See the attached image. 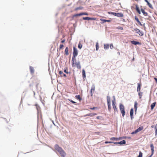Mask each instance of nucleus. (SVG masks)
<instances>
[{
    "label": "nucleus",
    "mask_w": 157,
    "mask_h": 157,
    "mask_svg": "<svg viewBox=\"0 0 157 157\" xmlns=\"http://www.w3.org/2000/svg\"><path fill=\"white\" fill-rule=\"evenodd\" d=\"M55 148L56 150L63 157L65 156L66 155V153L63 150L61 147H59V145L56 144L55 146Z\"/></svg>",
    "instance_id": "f257e3e1"
},
{
    "label": "nucleus",
    "mask_w": 157,
    "mask_h": 157,
    "mask_svg": "<svg viewBox=\"0 0 157 157\" xmlns=\"http://www.w3.org/2000/svg\"><path fill=\"white\" fill-rule=\"evenodd\" d=\"M119 108L121 113H122V116L124 117L125 114L124 107L123 105L120 104Z\"/></svg>",
    "instance_id": "f03ea898"
},
{
    "label": "nucleus",
    "mask_w": 157,
    "mask_h": 157,
    "mask_svg": "<svg viewBox=\"0 0 157 157\" xmlns=\"http://www.w3.org/2000/svg\"><path fill=\"white\" fill-rule=\"evenodd\" d=\"M119 108L121 113H122V116L124 117L125 114L124 107L123 105L120 104Z\"/></svg>",
    "instance_id": "7ed1b4c3"
},
{
    "label": "nucleus",
    "mask_w": 157,
    "mask_h": 157,
    "mask_svg": "<svg viewBox=\"0 0 157 157\" xmlns=\"http://www.w3.org/2000/svg\"><path fill=\"white\" fill-rule=\"evenodd\" d=\"M78 54V52L77 48L75 47H73V56L72 58H76Z\"/></svg>",
    "instance_id": "20e7f679"
},
{
    "label": "nucleus",
    "mask_w": 157,
    "mask_h": 157,
    "mask_svg": "<svg viewBox=\"0 0 157 157\" xmlns=\"http://www.w3.org/2000/svg\"><path fill=\"white\" fill-rule=\"evenodd\" d=\"M144 128L143 126H141L139 127L138 128L135 130L134 131L131 133V134H134L137 133V132L142 131Z\"/></svg>",
    "instance_id": "39448f33"
},
{
    "label": "nucleus",
    "mask_w": 157,
    "mask_h": 157,
    "mask_svg": "<svg viewBox=\"0 0 157 157\" xmlns=\"http://www.w3.org/2000/svg\"><path fill=\"white\" fill-rule=\"evenodd\" d=\"M134 30L136 31V33H138L139 35L140 36H143L144 35V33L142 31H140L139 29L137 28H134Z\"/></svg>",
    "instance_id": "423d86ee"
},
{
    "label": "nucleus",
    "mask_w": 157,
    "mask_h": 157,
    "mask_svg": "<svg viewBox=\"0 0 157 157\" xmlns=\"http://www.w3.org/2000/svg\"><path fill=\"white\" fill-rule=\"evenodd\" d=\"M72 67H76V65L77 64V61L76 59V58H72Z\"/></svg>",
    "instance_id": "0eeeda50"
},
{
    "label": "nucleus",
    "mask_w": 157,
    "mask_h": 157,
    "mask_svg": "<svg viewBox=\"0 0 157 157\" xmlns=\"http://www.w3.org/2000/svg\"><path fill=\"white\" fill-rule=\"evenodd\" d=\"M112 105L115 112H117V109L116 105V102L115 100L112 101Z\"/></svg>",
    "instance_id": "6e6552de"
},
{
    "label": "nucleus",
    "mask_w": 157,
    "mask_h": 157,
    "mask_svg": "<svg viewBox=\"0 0 157 157\" xmlns=\"http://www.w3.org/2000/svg\"><path fill=\"white\" fill-rule=\"evenodd\" d=\"M126 137H120L119 138H117L115 137H111L110 138V140H121L122 139H126Z\"/></svg>",
    "instance_id": "1a4fd4ad"
},
{
    "label": "nucleus",
    "mask_w": 157,
    "mask_h": 157,
    "mask_svg": "<svg viewBox=\"0 0 157 157\" xmlns=\"http://www.w3.org/2000/svg\"><path fill=\"white\" fill-rule=\"evenodd\" d=\"M95 90V86L93 85L91 87V88L90 90V95L91 96H92Z\"/></svg>",
    "instance_id": "9d476101"
},
{
    "label": "nucleus",
    "mask_w": 157,
    "mask_h": 157,
    "mask_svg": "<svg viewBox=\"0 0 157 157\" xmlns=\"http://www.w3.org/2000/svg\"><path fill=\"white\" fill-rule=\"evenodd\" d=\"M114 16L118 17H123V14L121 13H115Z\"/></svg>",
    "instance_id": "9b49d317"
},
{
    "label": "nucleus",
    "mask_w": 157,
    "mask_h": 157,
    "mask_svg": "<svg viewBox=\"0 0 157 157\" xmlns=\"http://www.w3.org/2000/svg\"><path fill=\"white\" fill-rule=\"evenodd\" d=\"M130 116L131 120H132L133 118V110L132 108L130 110Z\"/></svg>",
    "instance_id": "f8f14e48"
},
{
    "label": "nucleus",
    "mask_w": 157,
    "mask_h": 157,
    "mask_svg": "<svg viewBox=\"0 0 157 157\" xmlns=\"http://www.w3.org/2000/svg\"><path fill=\"white\" fill-rule=\"evenodd\" d=\"M114 144H125L126 143V141L124 140H123L120 142H114L113 143Z\"/></svg>",
    "instance_id": "ddd939ff"
},
{
    "label": "nucleus",
    "mask_w": 157,
    "mask_h": 157,
    "mask_svg": "<svg viewBox=\"0 0 157 157\" xmlns=\"http://www.w3.org/2000/svg\"><path fill=\"white\" fill-rule=\"evenodd\" d=\"M136 6V10L137 13H138L139 14H141V12L140 11L139 9V7H138V5L137 4H136L135 5Z\"/></svg>",
    "instance_id": "4468645a"
},
{
    "label": "nucleus",
    "mask_w": 157,
    "mask_h": 157,
    "mask_svg": "<svg viewBox=\"0 0 157 157\" xmlns=\"http://www.w3.org/2000/svg\"><path fill=\"white\" fill-rule=\"evenodd\" d=\"M135 20L140 25V26H142V24L141 23V22L139 21V19L137 17H136V16H135Z\"/></svg>",
    "instance_id": "2eb2a0df"
},
{
    "label": "nucleus",
    "mask_w": 157,
    "mask_h": 157,
    "mask_svg": "<svg viewBox=\"0 0 157 157\" xmlns=\"http://www.w3.org/2000/svg\"><path fill=\"white\" fill-rule=\"evenodd\" d=\"M141 84L140 83H137V91L140 92V88Z\"/></svg>",
    "instance_id": "dca6fc26"
},
{
    "label": "nucleus",
    "mask_w": 157,
    "mask_h": 157,
    "mask_svg": "<svg viewBox=\"0 0 157 157\" xmlns=\"http://www.w3.org/2000/svg\"><path fill=\"white\" fill-rule=\"evenodd\" d=\"M150 147L151 151V154H152V155H153L154 152V147L152 144L150 145Z\"/></svg>",
    "instance_id": "f3484780"
},
{
    "label": "nucleus",
    "mask_w": 157,
    "mask_h": 157,
    "mask_svg": "<svg viewBox=\"0 0 157 157\" xmlns=\"http://www.w3.org/2000/svg\"><path fill=\"white\" fill-rule=\"evenodd\" d=\"M59 74L60 75L61 77H66V76L65 74L63 73L61 71H59Z\"/></svg>",
    "instance_id": "a211bd4d"
},
{
    "label": "nucleus",
    "mask_w": 157,
    "mask_h": 157,
    "mask_svg": "<svg viewBox=\"0 0 157 157\" xmlns=\"http://www.w3.org/2000/svg\"><path fill=\"white\" fill-rule=\"evenodd\" d=\"M75 65L76 66L78 69H80L81 68V66L80 62H78L77 63V64Z\"/></svg>",
    "instance_id": "6ab92c4d"
},
{
    "label": "nucleus",
    "mask_w": 157,
    "mask_h": 157,
    "mask_svg": "<svg viewBox=\"0 0 157 157\" xmlns=\"http://www.w3.org/2000/svg\"><path fill=\"white\" fill-rule=\"evenodd\" d=\"M141 11L144 16H147L148 15V13L147 12H145L143 9H141Z\"/></svg>",
    "instance_id": "aec40b11"
},
{
    "label": "nucleus",
    "mask_w": 157,
    "mask_h": 157,
    "mask_svg": "<svg viewBox=\"0 0 157 157\" xmlns=\"http://www.w3.org/2000/svg\"><path fill=\"white\" fill-rule=\"evenodd\" d=\"M96 115L97 114L96 113H90L87 114H86V115H85L84 117H86V116H94Z\"/></svg>",
    "instance_id": "412c9836"
},
{
    "label": "nucleus",
    "mask_w": 157,
    "mask_h": 157,
    "mask_svg": "<svg viewBox=\"0 0 157 157\" xmlns=\"http://www.w3.org/2000/svg\"><path fill=\"white\" fill-rule=\"evenodd\" d=\"M156 104V102H154L152 103L151 105V109L152 110L154 108V107L155 106Z\"/></svg>",
    "instance_id": "4be33fe9"
},
{
    "label": "nucleus",
    "mask_w": 157,
    "mask_h": 157,
    "mask_svg": "<svg viewBox=\"0 0 157 157\" xmlns=\"http://www.w3.org/2000/svg\"><path fill=\"white\" fill-rule=\"evenodd\" d=\"M69 49L67 47L65 50V54L66 55H68L69 54L68 53Z\"/></svg>",
    "instance_id": "5701e85b"
},
{
    "label": "nucleus",
    "mask_w": 157,
    "mask_h": 157,
    "mask_svg": "<svg viewBox=\"0 0 157 157\" xmlns=\"http://www.w3.org/2000/svg\"><path fill=\"white\" fill-rule=\"evenodd\" d=\"M82 74L83 78L84 79L86 78V76L85 74V71L84 69H83L82 70Z\"/></svg>",
    "instance_id": "b1692460"
},
{
    "label": "nucleus",
    "mask_w": 157,
    "mask_h": 157,
    "mask_svg": "<svg viewBox=\"0 0 157 157\" xmlns=\"http://www.w3.org/2000/svg\"><path fill=\"white\" fill-rule=\"evenodd\" d=\"M131 43L132 44L136 45L137 44H140V43L138 42H137L134 40L131 41Z\"/></svg>",
    "instance_id": "393cba45"
},
{
    "label": "nucleus",
    "mask_w": 157,
    "mask_h": 157,
    "mask_svg": "<svg viewBox=\"0 0 157 157\" xmlns=\"http://www.w3.org/2000/svg\"><path fill=\"white\" fill-rule=\"evenodd\" d=\"M100 20L101 21H103V23L105 22H110L111 21L110 20H105V19H100Z\"/></svg>",
    "instance_id": "a878e982"
},
{
    "label": "nucleus",
    "mask_w": 157,
    "mask_h": 157,
    "mask_svg": "<svg viewBox=\"0 0 157 157\" xmlns=\"http://www.w3.org/2000/svg\"><path fill=\"white\" fill-rule=\"evenodd\" d=\"M107 102L108 103H111V99L110 97L109 96H107Z\"/></svg>",
    "instance_id": "bb28decb"
},
{
    "label": "nucleus",
    "mask_w": 157,
    "mask_h": 157,
    "mask_svg": "<svg viewBox=\"0 0 157 157\" xmlns=\"http://www.w3.org/2000/svg\"><path fill=\"white\" fill-rule=\"evenodd\" d=\"M109 44H106L104 45V48L105 49H106L109 48Z\"/></svg>",
    "instance_id": "cd10ccee"
},
{
    "label": "nucleus",
    "mask_w": 157,
    "mask_h": 157,
    "mask_svg": "<svg viewBox=\"0 0 157 157\" xmlns=\"http://www.w3.org/2000/svg\"><path fill=\"white\" fill-rule=\"evenodd\" d=\"M137 105H138V103H137V102L136 101H135V103H134V108L135 109L136 112V111Z\"/></svg>",
    "instance_id": "c85d7f7f"
},
{
    "label": "nucleus",
    "mask_w": 157,
    "mask_h": 157,
    "mask_svg": "<svg viewBox=\"0 0 157 157\" xmlns=\"http://www.w3.org/2000/svg\"><path fill=\"white\" fill-rule=\"evenodd\" d=\"M30 70L31 73L33 74L34 73V71L33 67L30 66Z\"/></svg>",
    "instance_id": "c756f323"
},
{
    "label": "nucleus",
    "mask_w": 157,
    "mask_h": 157,
    "mask_svg": "<svg viewBox=\"0 0 157 157\" xmlns=\"http://www.w3.org/2000/svg\"><path fill=\"white\" fill-rule=\"evenodd\" d=\"M75 97L77 99L79 100V101H81L82 100V98L80 97L79 95H76Z\"/></svg>",
    "instance_id": "7c9ffc66"
},
{
    "label": "nucleus",
    "mask_w": 157,
    "mask_h": 157,
    "mask_svg": "<svg viewBox=\"0 0 157 157\" xmlns=\"http://www.w3.org/2000/svg\"><path fill=\"white\" fill-rule=\"evenodd\" d=\"M107 104L109 111L110 112L111 110V103H108Z\"/></svg>",
    "instance_id": "2f4dec72"
},
{
    "label": "nucleus",
    "mask_w": 157,
    "mask_h": 157,
    "mask_svg": "<svg viewBox=\"0 0 157 157\" xmlns=\"http://www.w3.org/2000/svg\"><path fill=\"white\" fill-rule=\"evenodd\" d=\"M155 136L157 135V124L155 126Z\"/></svg>",
    "instance_id": "473e14b6"
},
{
    "label": "nucleus",
    "mask_w": 157,
    "mask_h": 157,
    "mask_svg": "<svg viewBox=\"0 0 157 157\" xmlns=\"http://www.w3.org/2000/svg\"><path fill=\"white\" fill-rule=\"evenodd\" d=\"M82 8H83L82 7H78L75 9V10L77 11V10H82Z\"/></svg>",
    "instance_id": "72a5a7b5"
},
{
    "label": "nucleus",
    "mask_w": 157,
    "mask_h": 157,
    "mask_svg": "<svg viewBox=\"0 0 157 157\" xmlns=\"http://www.w3.org/2000/svg\"><path fill=\"white\" fill-rule=\"evenodd\" d=\"M96 50L97 51H98L99 49L98 43V42H97L96 43Z\"/></svg>",
    "instance_id": "f704fd0d"
},
{
    "label": "nucleus",
    "mask_w": 157,
    "mask_h": 157,
    "mask_svg": "<svg viewBox=\"0 0 157 157\" xmlns=\"http://www.w3.org/2000/svg\"><path fill=\"white\" fill-rule=\"evenodd\" d=\"M139 92L138 95L139 96L140 98L141 99V98L143 93L142 92Z\"/></svg>",
    "instance_id": "c9c22d12"
},
{
    "label": "nucleus",
    "mask_w": 157,
    "mask_h": 157,
    "mask_svg": "<svg viewBox=\"0 0 157 157\" xmlns=\"http://www.w3.org/2000/svg\"><path fill=\"white\" fill-rule=\"evenodd\" d=\"M82 16V13H78V14H74L73 15V17H77V16Z\"/></svg>",
    "instance_id": "e433bc0d"
},
{
    "label": "nucleus",
    "mask_w": 157,
    "mask_h": 157,
    "mask_svg": "<svg viewBox=\"0 0 157 157\" xmlns=\"http://www.w3.org/2000/svg\"><path fill=\"white\" fill-rule=\"evenodd\" d=\"M89 20H97V18L95 17H89Z\"/></svg>",
    "instance_id": "4c0bfd02"
},
{
    "label": "nucleus",
    "mask_w": 157,
    "mask_h": 157,
    "mask_svg": "<svg viewBox=\"0 0 157 157\" xmlns=\"http://www.w3.org/2000/svg\"><path fill=\"white\" fill-rule=\"evenodd\" d=\"M143 153L141 151H140L139 153V155L137 157H142Z\"/></svg>",
    "instance_id": "58836bf2"
},
{
    "label": "nucleus",
    "mask_w": 157,
    "mask_h": 157,
    "mask_svg": "<svg viewBox=\"0 0 157 157\" xmlns=\"http://www.w3.org/2000/svg\"><path fill=\"white\" fill-rule=\"evenodd\" d=\"M147 4L150 8L151 9L153 8L152 5L149 2L147 3Z\"/></svg>",
    "instance_id": "ea45409f"
},
{
    "label": "nucleus",
    "mask_w": 157,
    "mask_h": 157,
    "mask_svg": "<svg viewBox=\"0 0 157 157\" xmlns=\"http://www.w3.org/2000/svg\"><path fill=\"white\" fill-rule=\"evenodd\" d=\"M89 17H83V19L85 20H89Z\"/></svg>",
    "instance_id": "a19ab883"
},
{
    "label": "nucleus",
    "mask_w": 157,
    "mask_h": 157,
    "mask_svg": "<svg viewBox=\"0 0 157 157\" xmlns=\"http://www.w3.org/2000/svg\"><path fill=\"white\" fill-rule=\"evenodd\" d=\"M82 47V45L79 43L78 45V48L79 49H81Z\"/></svg>",
    "instance_id": "79ce46f5"
},
{
    "label": "nucleus",
    "mask_w": 157,
    "mask_h": 157,
    "mask_svg": "<svg viewBox=\"0 0 157 157\" xmlns=\"http://www.w3.org/2000/svg\"><path fill=\"white\" fill-rule=\"evenodd\" d=\"M108 13L109 14H113V15H114L115 13L112 12H108Z\"/></svg>",
    "instance_id": "37998d69"
},
{
    "label": "nucleus",
    "mask_w": 157,
    "mask_h": 157,
    "mask_svg": "<svg viewBox=\"0 0 157 157\" xmlns=\"http://www.w3.org/2000/svg\"><path fill=\"white\" fill-rule=\"evenodd\" d=\"M36 108L37 109V110L39 111V110H40V107L38 106L37 105H36Z\"/></svg>",
    "instance_id": "c03bdc74"
},
{
    "label": "nucleus",
    "mask_w": 157,
    "mask_h": 157,
    "mask_svg": "<svg viewBox=\"0 0 157 157\" xmlns=\"http://www.w3.org/2000/svg\"><path fill=\"white\" fill-rule=\"evenodd\" d=\"M82 15H88V14L87 13H81Z\"/></svg>",
    "instance_id": "a18cd8bd"
},
{
    "label": "nucleus",
    "mask_w": 157,
    "mask_h": 157,
    "mask_svg": "<svg viewBox=\"0 0 157 157\" xmlns=\"http://www.w3.org/2000/svg\"><path fill=\"white\" fill-rule=\"evenodd\" d=\"M117 29H120V30H123V28L122 27H119L117 28Z\"/></svg>",
    "instance_id": "49530a36"
},
{
    "label": "nucleus",
    "mask_w": 157,
    "mask_h": 157,
    "mask_svg": "<svg viewBox=\"0 0 157 157\" xmlns=\"http://www.w3.org/2000/svg\"><path fill=\"white\" fill-rule=\"evenodd\" d=\"M63 47L64 46L63 44H60L59 46V49H62Z\"/></svg>",
    "instance_id": "de8ad7c7"
},
{
    "label": "nucleus",
    "mask_w": 157,
    "mask_h": 157,
    "mask_svg": "<svg viewBox=\"0 0 157 157\" xmlns=\"http://www.w3.org/2000/svg\"><path fill=\"white\" fill-rule=\"evenodd\" d=\"M113 46L112 44H111L110 46V48L111 49H112L113 48Z\"/></svg>",
    "instance_id": "09e8293b"
},
{
    "label": "nucleus",
    "mask_w": 157,
    "mask_h": 157,
    "mask_svg": "<svg viewBox=\"0 0 157 157\" xmlns=\"http://www.w3.org/2000/svg\"><path fill=\"white\" fill-rule=\"evenodd\" d=\"M102 118V117L101 116H98L96 117L97 119H101V118Z\"/></svg>",
    "instance_id": "8fccbe9b"
},
{
    "label": "nucleus",
    "mask_w": 157,
    "mask_h": 157,
    "mask_svg": "<svg viewBox=\"0 0 157 157\" xmlns=\"http://www.w3.org/2000/svg\"><path fill=\"white\" fill-rule=\"evenodd\" d=\"M67 68L66 69H65L64 70V71L67 74H68V71H67Z\"/></svg>",
    "instance_id": "3c124183"
},
{
    "label": "nucleus",
    "mask_w": 157,
    "mask_h": 157,
    "mask_svg": "<svg viewBox=\"0 0 157 157\" xmlns=\"http://www.w3.org/2000/svg\"><path fill=\"white\" fill-rule=\"evenodd\" d=\"M90 109L92 110H94V109H97V108L96 107H93V108H90Z\"/></svg>",
    "instance_id": "603ef678"
},
{
    "label": "nucleus",
    "mask_w": 157,
    "mask_h": 157,
    "mask_svg": "<svg viewBox=\"0 0 157 157\" xmlns=\"http://www.w3.org/2000/svg\"><path fill=\"white\" fill-rule=\"evenodd\" d=\"M114 142H108V141H105V144H108V143H113Z\"/></svg>",
    "instance_id": "864d4df0"
},
{
    "label": "nucleus",
    "mask_w": 157,
    "mask_h": 157,
    "mask_svg": "<svg viewBox=\"0 0 157 157\" xmlns=\"http://www.w3.org/2000/svg\"><path fill=\"white\" fill-rule=\"evenodd\" d=\"M70 101L73 104H75L76 103L75 102L73 101V100H70Z\"/></svg>",
    "instance_id": "5fc2aeb1"
},
{
    "label": "nucleus",
    "mask_w": 157,
    "mask_h": 157,
    "mask_svg": "<svg viewBox=\"0 0 157 157\" xmlns=\"http://www.w3.org/2000/svg\"><path fill=\"white\" fill-rule=\"evenodd\" d=\"M65 40L64 39L61 41V43H63L65 42Z\"/></svg>",
    "instance_id": "6e6d98bb"
},
{
    "label": "nucleus",
    "mask_w": 157,
    "mask_h": 157,
    "mask_svg": "<svg viewBox=\"0 0 157 157\" xmlns=\"http://www.w3.org/2000/svg\"><path fill=\"white\" fill-rule=\"evenodd\" d=\"M154 79L155 80L156 83H157V78H156L155 77L154 78Z\"/></svg>",
    "instance_id": "4d7b16f0"
},
{
    "label": "nucleus",
    "mask_w": 157,
    "mask_h": 157,
    "mask_svg": "<svg viewBox=\"0 0 157 157\" xmlns=\"http://www.w3.org/2000/svg\"><path fill=\"white\" fill-rule=\"evenodd\" d=\"M145 1L147 3L149 2L147 0H145Z\"/></svg>",
    "instance_id": "13d9d810"
},
{
    "label": "nucleus",
    "mask_w": 157,
    "mask_h": 157,
    "mask_svg": "<svg viewBox=\"0 0 157 157\" xmlns=\"http://www.w3.org/2000/svg\"><path fill=\"white\" fill-rule=\"evenodd\" d=\"M152 155H152V154H151V155L150 156H149L148 157H151Z\"/></svg>",
    "instance_id": "bf43d9fd"
},
{
    "label": "nucleus",
    "mask_w": 157,
    "mask_h": 157,
    "mask_svg": "<svg viewBox=\"0 0 157 157\" xmlns=\"http://www.w3.org/2000/svg\"><path fill=\"white\" fill-rule=\"evenodd\" d=\"M151 128H153L154 127V125H152L151 126Z\"/></svg>",
    "instance_id": "052dcab7"
},
{
    "label": "nucleus",
    "mask_w": 157,
    "mask_h": 157,
    "mask_svg": "<svg viewBox=\"0 0 157 157\" xmlns=\"http://www.w3.org/2000/svg\"><path fill=\"white\" fill-rule=\"evenodd\" d=\"M132 60H133V61H134V58H133V59H132Z\"/></svg>",
    "instance_id": "680f3d73"
},
{
    "label": "nucleus",
    "mask_w": 157,
    "mask_h": 157,
    "mask_svg": "<svg viewBox=\"0 0 157 157\" xmlns=\"http://www.w3.org/2000/svg\"><path fill=\"white\" fill-rule=\"evenodd\" d=\"M128 139H130V137H128Z\"/></svg>",
    "instance_id": "e2e57ef3"
},
{
    "label": "nucleus",
    "mask_w": 157,
    "mask_h": 157,
    "mask_svg": "<svg viewBox=\"0 0 157 157\" xmlns=\"http://www.w3.org/2000/svg\"><path fill=\"white\" fill-rule=\"evenodd\" d=\"M135 0L136 1H138V0Z\"/></svg>",
    "instance_id": "0e129e2a"
}]
</instances>
